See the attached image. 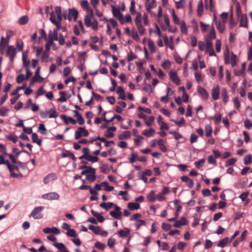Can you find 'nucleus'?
Returning <instances> with one entry per match:
<instances>
[{"label": "nucleus", "instance_id": "obj_25", "mask_svg": "<svg viewBox=\"0 0 252 252\" xmlns=\"http://www.w3.org/2000/svg\"><path fill=\"white\" fill-rule=\"evenodd\" d=\"M117 93L119 94V98L122 100H125L126 99L125 91L122 87H119L118 88L117 90Z\"/></svg>", "mask_w": 252, "mask_h": 252}, {"label": "nucleus", "instance_id": "obj_31", "mask_svg": "<svg viewBox=\"0 0 252 252\" xmlns=\"http://www.w3.org/2000/svg\"><path fill=\"white\" fill-rule=\"evenodd\" d=\"M83 155L79 158V159H86L90 155V150L88 148H83L82 150Z\"/></svg>", "mask_w": 252, "mask_h": 252}, {"label": "nucleus", "instance_id": "obj_60", "mask_svg": "<svg viewBox=\"0 0 252 252\" xmlns=\"http://www.w3.org/2000/svg\"><path fill=\"white\" fill-rule=\"evenodd\" d=\"M86 179L90 182H93L96 179L95 174H91L86 175Z\"/></svg>", "mask_w": 252, "mask_h": 252}, {"label": "nucleus", "instance_id": "obj_32", "mask_svg": "<svg viewBox=\"0 0 252 252\" xmlns=\"http://www.w3.org/2000/svg\"><path fill=\"white\" fill-rule=\"evenodd\" d=\"M32 140L33 143L37 144L38 146L41 145L42 141L41 139H38V135L36 133L32 134Z\"/></svg>", "mask_w": 252, "mask_h": 252}, {"label": "nucleus", "instance_id": "obj_28", "mask_svg": "<svg viewBox=\"0 0 252 252\" xmlns=\"http://www.w3.org/2000/svg\"><path fill=\"white\" fill-rule=\"evenodd\" d=\"M87 173L95 174V169L92 167L88 166L87 168L81 172V175H86Z\"/></svg>", "mask_w": 252, "mask_h": 252}, {"label": "nucleus", "instance_id": "obj_57", "mask_svg": "<svg viewBox=\"0 0 252 252\" xmlns=\"http://www.w3.org/2000/svg\"><path fill=\"white\" fill-rule=\"evenodd\" d=\"M81 7L85 10L86 9H87L89 6V3L87 0H81Z\"/></svg>", "mask_w": 252, "mask_h": 252}, {"label": "nucleus", "instance_id": "obj_1", "mask_svg": "<svg viewBox=\"0 0 252 252\" xmlns=\"http://www.w3.org/2000/svg\"><path fill=\"white\" fill-rule=\"evenodd\" d=\"M85 11L87 13L84 19L85 25L88 28L92 27L94 31H96L98 29V22L94 17L93 9L89 7Z\"/></svg>", "mask_w": 252, "mask_h": 252}, {"label": "nucleus", "instance_id": "obj_21", "mask_svg": "<svg viewBox=\"0 0 252 252\" xmlns=\"http://www.w3.org/2000/svg\"><path fill=\"white\" fill-rule=\"evenodd\" d=\"M187 223V220L186 218L182 217L180 220L176 221L174 226L176 228L181 227L182 225H186Z\"/></svg>", "mask_w": 252, "mask_h": 252}, {"label": "nucleus", "instance_id": "obj_62", "mask_svg": "<svg viewBox=\"0 0 252 252\" xmlns=\"http://www.w3.org/2000/svg\"><path fill=\"white\" fill-rule=\"evenodd\" d=\"M155 118L153 116H150L145 121V124L148 126H151L153 123Z\"/></svg>", "mask_w": 252, "mask_h": 252}, {"label": "nucleus", "instance_id": "obj_17", "mask_svg": "<svg viewBox=\"0 0 252 252\" xmlns=\"http://www.w3.org/2000/svg\"><path fill=\"white\" fill-rule=\"evenodd\" d=\"M197 91L200 95L205 99H207L209 97V94L207 91L201 86L197 87Z\"/></svg>", "mask_w": 252, "mask_h": 252}, {"label": "nucleus", "instance_id": "obj_8", "mask_svg": "<svg viewBox=\"0 0 252 252\" xmlns=\"http://www.w3.org/2000/svg\"><path fill=\"white\" fill-rule=\"evenodd\" d=\"M50 21L56 26V29L54 30H59L61 28V23L59 22H57V20L56 19V15L54 12H52L50 14Z\"/></svg>", "mask_w": 252, "mask_h": 252}, {"label": "nucleus", "instance_id": "obj_11", "mask_svg": "<svg viewBox=\"0 0 252 252\" xmlns=\"http://www.w3.org/2000/svg\"><path fill=\"white\" fill-rule=\"evenodd\" d=\"M220 88L218 85L214 87L212 89V97L214 100H218L219 99L220 96Z\"/></svg>", "mask_w": 252, "mask_h": 252}, {"label": "nucleus", "instance_id": "obj_27", "mask_svg": "<svg viewBox=\"0 0 252 252\" xmlns=\"http://www.w3.org/2000/svg\"><path fill=\"white\" fill-rule=\"evenodd\" d=\"M127 208L130 210H138L140 208V205L136 202H129L127 204Z\"/></svg>", "mask_w": 252, "mask_h": 252}, {"label": "nucleus", "instance_id": "obj_12", "mask_svg": "<svg viewBox=\"0 0 252 252\" xmlns=\"http://www.w3.org/2000/svg\"><path fill=\"white\" fill-rule=\"evenodd\" d=\"M9 172H10V176L13 178H19V177H21L22 175L21 174L15 173L14 171H18L19 168L17 166L12 164L11 166L10 169H8Z\"/></svg>", "mask_w": 252, "mask_h": 252}, {"label": "nucleus", "instance_id": "obj_46", "mask_svg": "<svg viewBox=\"0 0 252 252\" xmlns=\"http://www.w3.org/2000/svg\"><path fill=\"white\" fill-rule=\"evenodd\" d=\"M85 159L94 163L98 161V158L97 156H93L90 155Z\"/></svg>", "mask_w": 252, "mask_h": 252}, {"label": "nucleus", "instance_id": "obj_50", "mask_svg": "<svg viewBox=\"0 0 252 252\" xmlns=\"http://www.w3.org/2000/svg\"><path fill=\"white\" fill-rule=\"evenodd\" d=\"M237 60L236 55L232 53L231 57V64L232 67L236 66L237 64Z\"/></svg>", "mask_w": 252, "mask_h": 252}, {"label": "nucleus", "instance_id": "obj_22", "mask_svg": "<svg viewBox=\"0 0 252 252\" xmlns=\"http://www.w3.org/2000/svg\"><path fill=\"white\" fill-rule=\"evenodd\" d=\"M216 37L215 29L212 27L210 33L206 38V41H211L212 39H215Z\"/></svg>", "mask_w": 252, "mask_h": 252}, {"label": "nucleus", "instance_id": "obj_58", "mask_svg": "<svg viewBox=\"0 0 252 252\" xmlns=\"http://www.w3.org/2000/svg\"><path fill=\"white\" fill-rule=\"evenodd\" d=\"M94 246L95 248H96L98 249H99L100 250H103L106 247V246L105 244H102L99 242H97L95 243Z\"/></svg>", "mask_w": 252, "mask_h": 252}, {"label": "nucleus", "instance_id": "obj_48", "mask_svg": "<svg viewBox=\"0 0 252 252\" xmlns=\"http://www.w3.org/2000/svg\"><path fill=\"white\" fill-rule=\"evenodd\" d=\"M205 135L207 137H210L212 133V129L210 125H207L205 128Z\"/></svg>", "mask_w": 252, "mask_h": 252}, {"label": "nucleus", "instance_id": "obj_20", "mask_svg": "<svg viewBox=\"0 0 252 252\" xmlns=\"http://www.w3.org/2000/svg\"><path fill=\"white\" fill-rule=\"evenodd\" d=\"M53 245L56 247L61 252H70L66 249L63 243H54Z\"/></svg>", "mask_w": 252, "mask_h": 252}, {"label": "nucleus", "instance_id": "obj_3", "mask_svg": "<svg viewBox=\"0 0 252 252\" xmlns=\"http://www.w3.org/2000/svg\"><path fill=\"white\" fill-rule=\"evenodd\" d=\"M89 133L87 130L83 127H79L75 132V139L78 140L82 136L87 137Z\"/></svg>", "mask_w": 252, "mask_h": 252}, {"label": "nucleus", "instance_id": "obj_24", "mask_svg": "<svg viewBox=\"0 0 252 252\" xmlns=\"http://www.w3.org/2000/svg\"><path fill=\"white\" fill-rule=\"evenodd\" d=\"M112 13L114 15V16L117 18H121L122 16H123V14L121 13V12L120 11V9L119 8H116L114 6H112Z\"/></svg>", "mask_w": 252, "mask_h": 252}, {"label": "nucleus", "instance_id": "obj_6", "mask_svg": "<svg viewBox=\"0 0 252 252\" xmlns=\"http://www.w3.org/2000/svg\"><path fill=\"white\" fill-rule=\"evenodd\" d=\"M42 197L47 200H58L60 198V195L56 192H52L43 194Z\"/></svg>", "mask_w": 252, "mask_h": 252}, {"label": "nucleus", "instance_id": "obj_41", "mask_svg": "<svg viewBox=\"0 0 252 252\" xmlns=\"http://www.w3.org/2000/svg\"><path fill=\"white\" fill-rule=\"evenodd\" d=\"M229 238L228 237H226L221 240H220L218 244V247L223 248L226 244L228 242Z\"/></svg>", "mask_w": 252, "mask_h": 252}, {"label": "nucleus", "instance_id": "obj_23", "mask_svg": "<svg viewBox=\"0 0 252 252\" xmlns=\"http://www.w3.org/2000/svg\"><path fill=\"white\" fill-rule=\"evenodd\" d=\"M51 37L53 39V42L54 40H58V32L57 30H53V31L50 30L48 33V39L50 40Z\"/></svg>", "mask_w": 252, "mask_h": 252}, {"label": "nucleus", "instance_id": "obj_4", "mask_svg": "<svg viewBox=\"0 0 252 252\" xmlns=\"http://www.w3.org/2000/svg\"><path fill=\"white\" fill-rule=\"evenodd\" d=\"M48 114H50L49 116L50 118H56L59 115L58 113L53 109H50L47 113L43 111L40 112V116L42 118H46Z\"/></svg>", "mask_w": 252, "mask_h": 252}, {"label": "nucleus", "instance_id": "obj_36", "mask_svg": "<svg viewBox=\"0 0 252 252\" xmlns=\"http://www.w3.org/2000/svg\"><path fill=\"white\" fill-rule=\"evenodd\" d=\"M155 132V130L153 128H150V129H145L142 132V134L144 136L150 137L153 135Z\"/></svg>", "mask_w": 252, "mask_h": 252}, {"label": "nucleus", "instance_id": "obj_29", "mask_svg": "<svg viewBox=\"0 0 252 252\" xmlns=\"http://www.w3.org/2000/svg\"><path fill=\"white\" fill-rule=\"evenodd\" d=\"M109 214L112 217L117 220H120L122 216V213L121 212H118L117 211H112L110 212Z\"/></svg>", "mask_w": 252, "mask_h": 252}, {"label": "nucleus", "instance_id": "obj_26", "mask_svg": "<svg viewBox=\"0 0 252 252\" xmlns=\"http://www.w3.org/2000/svg\"><path fill=\"white\" fill-rule=\"evenodd\" d=\"M197 15L199 17H201L203 12V3L202 0H200L197 5Z\"/></svg>", "mask_w": 252, "mask_h": 252}, {"label": "nucleus", "instance_id": "obj_54", "mask_svg": "<svg viewBox=\"0 0 252 252\" xmlns=\"http://www.w3.org/2000/svg\"><path fill=\"white\" fill-rule=\"evenodd\" d=\"M172 16L173 18V20L174 22L177 25H179L180 24V20L178 17V16L176 15L175 12L174 10H173L172 11Z\"/></svg>", "mask_w": 252, "mask_h": 252}, {"label": "nucleus", "instance_id": "obj_43", "mask_svg": "<svg viewBox=\"0 0 252 252\" xmlns=\"http://www.w3.org/2000/svg\"><path fill=\"white\" fill-rule=\"evenodd\" d=\"M217 28L220 33H222L224 32L225 29V26L224 23L220 22L217 23Z\"/></svg>", "mask_w": 252, "mask_h": 252}, {"label": "nucleus", "instance_id": "obj_47", "mask_svg": "<svg viewBox=\"0 0 252 252\" xmlns=\"http://www.w3.org/2000/svg\"><path fill=\"white\" fill-rule=\"evenodd\" d=\"M252 161V156L248 155L244 158V163L245 165H248Z\"/></svg>", "mask_w": 252, "mask_h": 252}, {"label": "nucleus", "instance_id": "obj_44", "mask_svg": "<svg viewBox=\"0 0 252 252\" xmlns=\"http://www.w3.org/2000/svg\"><path fill=\"white\" fill-rule=\"evenodd\" d=\"M29 20V18L27 16H23L21 17L19 20V24L21 25L26 24Z\"/></svg>", "mask_w": 252, "mask_h": 252}, {"label": "nucleus", "instance_id": "obj_42", "mask_svg": "<svg viewBox=\"0 0 252 252\" xmlns=\"http://www.w3.org/2000/svg\"><path fill=\"white\" fill-rule=\"evenodd\" d=\"M148 200L150 202H154L156 200L155 193L154 191H151L147 196Z\"/></svg>", "mask_w": 252, "mask_h": 252}, {"label": "nucleus", "instance_id": "obj_9", "mask_svg": "<svg viewBox=\"0 0 252 252\" xmlns=\"http://www.w3.org/2000/svg\"><path fill=\"white\" fill-rule=\"evenodd\" d=\"M169 76L171 80L177 85L180 84V80L177 76V72L175 71H170L169 72Z\"/></svg>", "mask_w": 252, "mask_h": 252}, {"label": "nucleus", "instance_id": "obj_35", "mask_svg": "<svg viewBox=\"0 0 252 252\" xmlns=\"http://www.w3.org/2000/svg\"><path fill=\"white\" fill-rule=\"evenodd\" d=\"M54 179L55 175L54 174H49L44 178L43 182L44 184H46L52 180H54Z\"/></svg>", "mask_w": 252, "mask_h": 252}, {"label": "nucleus", "instance_id": "obj_40", "mask_svg": "<svg viewBox=\"0 0 252 252\" xmlns=\"http://www.w3.org/2000/svg\"><path fill=\"white\" fill-rule=\"evenodd\" d=\"M101 186L105 188L104 189L107 191H111L114 189V187L112 186H110L108 185V184L106 182H104L101 183Z\"/></svg>", "mask_w": 252, "mask_h": 252}, {"label": "nucleus", "instance_id": "obj_37", "mask_svg": "<svg viewBox=\"0 0 252 252\" xmlns=\"http://www.w3.org/2000/svg\"><path fill=\"white\" fill-rule=\"evenodd\" d=\"M131 36L135 41H138L140 40L138 33L134 28H133L131 31Z\"/></svg>", "mask_w": 252, "mask_h": 252}, {"label": "nucleus", "instance_id": "obj_10", "mask_svg": "<svg viewBox=\"0 0 252 252\" xmlns=\"http://www.w3.org/2000/svg\"><path fill=\"white\" fill-rule=\"evenodd\" d=\"M206 52L208 53L209 56H215V53L214 51L213 48V43L211 41H206Z\"/></svg>", "mask_w": 252, "mask_h": 252}, {"label": "nucleus", "instance_id": "obj_16", "mask_svg": "<svg viewBox=\"0 0 252 252\" xmlns=\"http://www.w3.org/2000/svg\"><path fill=\"white\" fill-rule=\"evenodd\" d=\"M240 17V27L248 28V18L246 14H242Z\"/></svg>", "mask_w": 252, "mask_h": 252}, {"label": "nucleus", "instance_id": "obj_52", "mask_svg": "<svg viewBox=\"0 0 252 252\" xmlns=\"http://www.w3.org/2000/svg\"><path fill=\"white\" fill-rule=\"evenodd\" d=\"M135 2L134 0H132L130 2V6L129 11L132 15L135 14L136 13V11L135 10Z\"/></svg>", "mask_w": 252, "mask_h": 252}, {"label": "nucleus", "instance_id": "obj_45", "mask_svg": "<svg viewBox=\"0 0 252 252\" xmlns=\"http://www.w3.org/2000/svg\"><path fill=\"white\" fill-rule=\"evenodd\" d=\"M163 140L161 139H159L158 141V144L159 147L160 149L163 152H165L167 151L166 146L162 143Z\"/></svg>", "mask_w": 252, "mask_h": 252}, {"label": "nucleus", "instance_id": "obj_34", "mask_svg": "<svg viewBox=\"0 0 252 252\" xmlns=\"http://www.w3.org/2000/svg\"><path fill=\"white\" fill-rule=\"evenodd\" d=\"M221 96L224 103H226L228 100V97L227 95V92L226 89L223 88L221 91Z\"/></svg>", "mask_w": 252, "mask_h": 252}, {"label": "nucleus", "instance_id": "obj_13", "mask_svg": "<svg viewBox=\"0 0 252 252\" xmlns=\"http://www.w3.org/2000/svg\"><path fill=\"white\" fill-rule=\"evenodd\" d=\"M40 67L37 68L34 76L32 79L30 83V86H32L38 79L42 80L43 78L39 75Z\"/></svg>", "mask_w": 252, "mask_h": 252}, {"label": "nucleus", "instance_id": "obj_33", "mask_svg": "<svg viewBox=\"0 0 252 252\" xmlns=\"http://www.w3.org/2000/svg\"><path fill=\"white\" fill-rule=\"evenodd\" d=\"M130 132L128 131H126L119 135V139L120 140L126 139L129 138L130 137Z\"/></svg>", "mask_w": 252, "mask_h": 252}, {"label": "nucleus", "instance_id": "obj_53", "mask_svg": "<svg viewBox=\"0 0 252 252\" xmlns=\"http://www.w3.org/2000/svg\"><path fill=\"white\" fill-rule=\"evenodd\" d=\"M66 235L69 237L74 238L76 237L77 236L75 231L72 229H69L66 232Z\"/></svg>", "mask_w": 252, "mask_h": 252}, {"label": "nucleus", "instance_id": "obj_19", "mask_svg": "<svg viewBox=\"0 0 252 252\" xmlns=\"http://www.w3.org/2000/svg\"><path fill=\"white\" fill-rule=\"evenodd\" d=\"M61 157L62 158L69 157L72 158V159L74 161H75L76 160V158L75 157L73 153H72L70 151L68 150H64L62 154Z\"/></svg>", "mask_w": 252, "mask_h": 252}, {"label": "nucleus", "instance_id": "obj_39", "mask_svg": "<svg viewBox=\"0 0 252 252\" xmlns=\"http://www.w3.org/2000/svg\"><path fill=\"white\" fill-rule=\"evenodd\" d=\"M210 119H211V120H214L215 124H218L221 121V115L220 114H216L214 116L210 117Z\"/></svg>", "mask_w": 252, "mask_h": 252}, {"label": "nucleus", "instance_id": "obj_49", "mask_svg": "<svg viewBox=\"0 0 252 252\" xmlns=\"http://www.w3.org/2000/svg\"><path fill=\"white\" fill-rule=\"evenodd\" d=\"M148 47L149 48V49L150 51L152 53H154L155 51V46L154 42L151 40L149 39L148 40Z\"/></svg>", "mask_w": 252, "mask_h": 252}, {"label": "nucleus", "instance_id": "obj_30", "mask_svg": "<svg viewBox=\"0 0 252 252\" xmlns=\"http://www.w3.org/2000/svg\"><path fill=\"white\" fill-rule=\"evenodd\" d=\"M156 6L155 0H152L151 2H147L146 3V9L147 12H150L151 9Z\"/></svg>", "mask_w": 252, "mask_h": 252}, {"label": "nucleus", "instance_id": "obj_59", "mask_svg": "<svg viewBox=\"0 0 252 252\" xmlns=\"http://www.w3.org/2000/svg\"><path fill=\"white\" fill-rule=\"evenodd\" d=\"M135 22L136 26L142 24L141 15L140 13H138L135 19Z\"/></svg>", "mask_w": 252, "mask_h": 252}, {"label": "nucleus", "instance_id": "obj_7", "mask_svg": "<svg viewBox=\"0 0 252 252\" xmlns=\"http://www.w3.org/2000/svg\"><path fill=\"white\" fill-rule=\"evenodd\" d=\"M78 15V12L77 10L74 8L68 9V14L67 19L70 21L72 18L76 21L77 19Z\"/></svg>", "mask_w": 252, "mask_h": 252}, {"label": "nucleus", "instance_id": "obj_56", "mask_svg": "<svg viewBox=\"0 0 252 252\" xmlns=\"http://www.w3.org/2000/svg\"><path fill=\"white\" fill-rule=\"evenodd\" d=\"M6 138L15 143L18 141V137L14 135L10 134L6 136Z\"/></svg>", "mask_w": 252, "mask_h": 252}, {"label": "nucleus", "instance_id": "obj_55", "mask_svg": "<svg viewBox=\"0 0 252 252\" xmlns=\"http://www.w3.org/2000/svg\"><path fill=\"white\" fill-rule=\"evenodd\" d=\"M236 162V159L235 158H232L228 159L225 163V166L228 167L229 166L233 165Z\"/></svg>", "mask_w": 252, "mask_h": 252}, {"label": "nucleus", "instance_id": "obj_15", "mask_svg": "<svg viewBox=\"0 0 252 252\" xmlns=\"http://www.w3.org/2000/svg\"><path fill=\"white\" fill-rule=\"evenodd\" d=\"M61 118L65 124L71 123L73 125H75L76 124V120L73 119L72 117H67L64 115H61Z\"/></svg>", "mask_w": 252, "mask_h": 252}, {"label": "nucleus", "instance_id": "obj_14", "mask_svg": "<svg viewBox=\"0 0 252 252\" xmlns=\"http://www.w3.org/2000/svg\"><path fill=\"white\" fill-rule=\"evenodd\" d=\"M181 180L182 182L186 183L187 186L190 189L193 188L194 186L193 181L190 179L189 177L187 176H182L181 178Z\"/></svg>", "mask_w": 252, "mask_h": 252}, {"label": "nucleus", "instance_id": "obj_61", "mask_svg": "<svg viewBox=\"0 0 252 252\" xmlns=\"http://www.w3.org/2000/svg\"><path fill=\"white\" fill-rule=\"evenodd\" d=\"M233 103H234V106L236 107V108L238 110H239L240 106H241V104H240V103L237 97H235L233 98Z\"/></svg>", "mask_w": 252, "mask_h": 252}, {"label": "nucleus", "instance_id": "obj_51", "mask_svg": "<svg viewBox=\"0 0 252 252\" xmlns=\"http://www.w3.org/2000/svg\"><path fill=\"white\" fill-rule=\"evenodd\" d=\"M53 44L54 42H53V39L51 37L50 40H48L45 44L46 51L49 52L50 50L51 46L53 45Z\"/></svg>", "mask_w": 252, "mask_h": 252}, {"label": "nucleus", "instance_id": "obj_18", "mask_svg": "<svg viewBox=\"0 0 252 252\" xmlns=\"http://www.w3.org/2000/svg\"><path fill=\"white\" fill-rule=\"evenodd\" d=\"M129 234L130 231L127 228H125L124 229H121L118 231V234L121 238L126 237Z\"/></svg>", "mask_w": 252, "mask_h": 252}, {"label": "nucleus", "instance_id": "obj_63", "mask_svg": "<svg viewBox=\"0 0 252 252\" xmlns=\"http://www.w3.org/2000/svg\"><path fill=\"white\" fill-rule=\"evenodd\" d=\"M205 161V160L204 159L202 158L198 161H195L194 162V164L197 168H199L202 166V165L204 164Z\"/></svg>", "mask_w": 252, "mask_h": 252}, {"label": "nucleus", "instance_id": "obj_64", "mask_svg": "<svg viewBox=\"0 0 252 252\" xmlns=\"http://www.w3.org/2000/svg\"><path fill=\"white\" fill-rule=\"evenodd\" d=\"M39 130L41 134H42L43 135L46 134V129L45 127V126L43 124H41L39 125Z\"/></svg>", "mask_w": 252, "mask_h": 252}, {"label": "nucleus", "instance_id": "obj_2", "mask_svg": "<svg viewBox=\"0 0 252 252\" xmlns=\"http://www.w3.org/2000/svg\"><path fill=\"white\" fill-rule=\"evenodd\" d=\"M44 207L39 206L35 207L30 214V217H32L34 219H41L43 217V215L41 212L43 210Z\"/></svg>", "mask_w": 252, "mask_h": 252}, {"label": "nucleus", "instance_id": "obj_38", "mask_svg": "<svg viewBox=\"0 0 252 252\" xmlns=\"http://www.w3.org/2000/svg\"><path fill=\"white\" fill-rule=\"evenodd\" d=\"M89 229L92 230L94 233L98 235V233H100V228L98 226H95L92 224H90L89 225Z\"/></svg>", "mask_w": 252, "mask_h": 252}, {"label": "nucleus", "instance_id": "obj_5", "mask_svg": "<svg viewBox=\"0 0 252 252\" xmlns=\"http://www.w3.org/2000/svg\"><path fill=\"white\" fill-rule=\"evenodd\" d=\"M16 54V49L13 46H8L6 51V56L9 57L11 62H13Z\"/></svg>", "mask_w": 252, "mask_h": 252}]
</instances>
